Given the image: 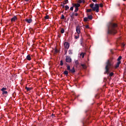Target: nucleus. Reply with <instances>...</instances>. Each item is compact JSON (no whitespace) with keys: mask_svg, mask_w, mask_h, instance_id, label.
Listing matches in <instances>:
<instances>
[{"mask_svg":"<svg viewBox=\"0 0 126 126\" xmlns=\"http://www.w3.org/2000/svg\"><path fill=\"white\" fill-rule=\"evenodd\" d=\"M83 3H85V0H82Z\"/></svg>","mask_w":126,"mask_h":126,"instance_id":"44","label":"nucleus"},{"mask_svg":"<svg viewBox=\"0 0 126 126\" xmlns=\"http://www.w3.org/2000/svg\"><path fill=\"white\" fill-rule=\"evenodd\" d=\"M60 65H61V66L63 65V60H61L60 61Z\"/></svg>","mask_w":126,"mask_h":126,"instance_id":"26","label":"nucleus"},{"mask_svg":"<svg viewBox=\"0 0 126 126\" xmlns=\"http://www.w3.org/2000/svg\"><path fill=\"white\" fill-rule=\"evenodd\" d=\"M27 60H28V61H31V56H30V55H28L27 56Z\"/></svg>","mask_w":126,"mask_h":126,"instance_id":"14","label":"nucleus"},{"mask_svg":"<svg viewBox=\"0 0 126 126\" xmlns=\"http://www.w3.org/2000/svg\"><path fill=\"white\" fill-rule=\"evenodd\" d=\"M55 52L57 54V53H59V50L57 48H55Z\"/></svg>","mask_w":126,"mask_h":126,"instance_id":"30","label":"nucleus"},{"mask_svg":"<svg viewBox=\"0 0 126 126\" xmlns=\"http://www.w3.org/2000/svg\"><path fill=\"white\" fill-rule=\"evenodd\" d=\"M65 54H66V53H67V49L65 50Z\"/></svg>","mask_w":126,"mask_h":126,"instance_id":"49","label":"nucleus"},{"mask_svg":"<svg viewBox=\"0 0 126 126\" xmlns=\"http://www.w3.org/2000/svg\"><path fill=\"white\" fill-rule=\"evenodd\" d=\"M2 94H7V91H3Z\"/></svg>","mask_w":126,"mask_h":126,"instance_id":"38","label":"nucleus"},{"mask_svg":"<svg viewBox=\"0 0 126 126\" xmlns=\"http://www.w3.org/2000/svg\"><path fill=\"white\" fill-rule=\"evenodd\" d=\"M26 21L27 23H31L32 22V19H26Z\"/></svg>","mask_w":126,"mask_h":126,"instance_id":"10","label":"nucleus"},{"mask_svg":"<svg viewBox=\"0 0 126 126\" xmlns=\"http://www.w3.org/2000/svg\"><path fill=\"white\" fill-rule=\"evenodd\" d=\"M94 2H96L97 1V0H92Z\"/></svg>","mask_w":126,"mask_h":126,"instance_id":"48","label":"nucleus"},{"mask_svg":"<svg viewBox=\"0 0 126 126\" xmlns=\"http://www.w3.org/2000/svg\"><path fill=\"white\" fill-rule=\"evenodd\" d=\"M79 38V36H75V39H78Z\"/></svg>","mask_w":126,"mask_h":126,"instance_id":"42","label":"nucleus"},{"mask_svg":"<svg viewBox=\"0 0 126 126\" xmlns=\"http://www.w3.org/2000/svg\"><path fill=\"white\" fill-rule=\"evenodd\" d=\"M111 54H113V52H112V50H111Z\"/></svg>","mask_w":126,"mask_h":126,"instance_id":"53","label":"nucleus"},{"mask_svg":"<svg viewBox=\"0 0 126 126\" xmlns=\"http://www.w3.org/2000/svg\"><path fill=\"white\" fill-rule=\"evenodd\" d=\"M75 64H76V65H78V64H79V63L78 62V61L77 60L75 62Z\"/></svg>","mask_w":126,"mask_h":126,"instance_id":"28","label":"nucleus"},{"mask_svg":"<svg viewBox=\"0 0 126 126\" xmlns=\"http://www.w3.org/2000/svg\"><path fill=\"white\" fill-rule=\"evenodd\" d=\"M64 19V15L63 14L62 15L61 19Z\"/></svg>","mask_w":126,"mask_h":126,"instance_id":"35","label":"nucleus"},{"mask_svg":"<svg viewBox=\"0 0 126 126\" xmlns=\"http://www.w3.org/2000/svg\"><path fill=\"white\" fill-rule=\"evenodd\" d=\"M76 30L77 33L78 34H80V28L79 27V26H77Z\"/></svg>","mask_w":126,"mask_h":126,"instance_id":"7","label":"nucleus"},{"mask_svg":"<svg viewBox=\"0 0 126 126\" xmlns=\"http://www.w3.org/2000/svg\"><path fill=\"white\" fill-rule=\"evenodd\" d=\"M93 18V17L92 15H89L88 16V19H90V20H92V19Z\"/></svg>","mask_w":126,"mask_h":126,"instance_id":"15","label":"nucleus"},{"mask_svg":"<svg viewBox=\"0 0 126 126\" xmlns=\"http://www.w3.org/2000/svg\"><path fill=\"white\" fill-rule=\"evenodd\" d=\"M61 33L63 34L64 33V29L63 28L61 29Z\"/></svg>","mask_w":126,"mask_h":126,"instance_id":"19","label":"nucleus"},{"mask_svg":"<svg viewBox=\"0 0 126 126\" xmlns=\"http://www.w3.org/2000/svg\"><path fill=\"white\" fill-rule=\"evenodd\" d=\"M78 8H75V10H74V12H77L78 11Z\"/></svg>","mask_w":126,"mask_h":126,"instance_id":"33","label":"nucleus"},{"mask_svg":"<svg viewBox=\"0 0 126 126\" xmlns=\"http://www.w3.org/2000/svg\"><path fill=\"white\" fill-rule=\"evenodd\" d=\"M77 2H78V3H82V0H78V1H77Z\"/></svg>","mask_w":126,"mask_h":126,"instance_id":"32","label":"nucleus"},{"mask_svg":"<svg viewBox=\"0 0 126 126\" xmlns=\"http://www.w3.org/2000/svg\"><path fill=\"white\" fill-rule=\"evenodd\" d=\"M85 28H87V29H88V28H89V25H86L85 26Z\"/></svg>","mask_w":126,"mask_h":126,"instance_id":"43","label":"nucleus"},{"mask_svg":"<svg viewBox=\"0 0 126 126\" xmlns=\"http://www.w3.org/2000/svg\"><path fill=\"white\" fill-rule=\"evenodd\" d=\"M67 9H69V7L68 5L65 6V10H67Z\"/></svg>","mask_w":126,"mask_h":126,"instance_id":"21","label":"nucleus"},{"mask_svg":"<svg viewBox=\"0 0 126 126\" xmlns=\"http://www.w3.org/2000/svg\"><path fill=\"white\" fill-rule=\"evenodd\" d=\"M86 53H81L80 55L82 56V58H84V55H85Z\"/></svg>","mask_w":126,"mask_h":126,"instance_id":"27","label":"nucleus"},{"mask_svg":"<svg viewBox=\"0 0 126 126\" xmlns=\"http://www.w3.org/2000/svg\"><path fill=\"white\" fill-rule=\"evenodd\" d=\"M6 88H2L1 89V91H2V92H3V91H5V90H6Z\"/></svg>","mask_w":126,"mask_h":126,"instance_id":"25","label":"nucleus"},{"mask_svg":"<svg viewBox=\"0 0 126 126\" xmlns=\"http://www.w3.org/2000/svg\"><path fill=\"white\" fill-rule=\"evenodd\" d=\"M99 6H100V7H103V3H100Z\"/></svg>","mask_w":126,"mask_h":126,"instance_id":"36","label":"nucleus"},{"mask_svg":"<svg viewBox=\"0 0 126 126\" xmlns=\"http://www.w3.org/2000/svg\"><path fill=\"white\" fill-rule=\"evenodd\" d=\"M113 60H114V58H112L108 60L107 61L106 63V66H105V71L104 72V74H109V72L110 71V68L113 66Z\"/></svg>","mask_w":126,"mask_h":126,"instance_id":"2","label":"nucleus"},{"mask_svg":"<svg viewBox=\"0 0 126 126\" xmlns=\"http://www.w3.org/2000/svg\"><path fill=\"white\" fill-rule=\"evenodd\" d=\"M75 72V69H74V67H73L72 69H70L69 71V73H74Z\"/></svg>","mask_w":126,"mask_h":126,"instance_id":"8","label":"nucleus"},{"mask_svg":"<svg viewBox=\"0 0 126 126\" xmlns=\"http://www.w3.org/2000/svg\"><path fill=\"white\" fill-rule=\"evenodd\" d=\"M17 20V17L16 16H14L12 19H11V22H14L15 20Z\"/></svg>","mask_w":126,"mask_h":126,"instance_id":"9","label":"nucleus"},{"mask_svg":"<svg viewBox=\"0 0 126 126\" xmlns=\"http://www.w3.org/2000/svg\"><path fill=\"white\" fill-rule=\"evenodd\" d=\"M83 44L84 45V47H83V48H86V47H87L86 44H85V43L84 42Z\"/></svg>","mask_w":126,"mask_h":126,"instance_id":"41","label":"nucleus"},{"mask_svg":"<svg viewBox=\"0 0 126 126\" xmlns=\"http://www.w3.org/2000/svg\"><path fill=\"white\" fill-rule=\"evenodd\" d=\"M83 125L84 126H85V120L83 122Z\"/></svg>","mask_w":126,"mask_h":126,"instance_id":"39","label":"nucleus"},{"mask_svg":"<svg viewBox=\"0 0 126 126\" xmlns=\"http://www.w3.org/2000/svg\"><path fill=\"white\" fill-rule=\"evenodd\" d=\"M84 21H85V22H87V21H88V18H87V17L84 18Z\"/></svg>","mask_w":126,"mask_h":126,"instance_id":"20","label":"nucleus"},{"mask_svg":"<svg viewBox=\"0 0 126 126\" xmlns=\"http://www.w3.org/2000/svg\"><path fill=\"white\" fill-rule=\"evenodd\" d=\"M63 74H64V75H66V76H68V71L65 70L63 72Z\"/></svg>","mask_w":126,"mask_h":126,"instance_id":"12","label":"nucleus"},{"mask_svg":"<svg viewBox=\"0 0 126 126\" xmlns=\"http://www.w3.org/2000/svg\"><path fill=\"white\" fill-rule=\"evenodd\" d=\"M87 112H88V110L85 111V113H87Z\"/></svg>","mask_w":126,"mask_h":126,"instance_id":"52","label":"nucleus"},{"mask_svg":"<svg viewBox=\"0 0 126 126\" xmlns=\"http://www.w3.org/2000/svg\"><path fill=\"white\" fill-rule=\"evenodd\" d=\"M121 64V61H119L116 66H115V68H118V67H119V66H120V64Z\"/></svg>","mask_w":126,"mask_h":126,"instance_id":"11","label":"nucleus"},{"mask_svg":"<svg viewBox=\"0 0 126 126\" xmlns=\"http://www.w3.org/2000/svg\"><path fill=\"white\" fill-rule=\"evenodd\" d=\"M117 27L118 25L114 23H110L108 27H107V34H116L117 33Z\"/></svg>","mask_w":126,"mask_h":126,"instance_id":"1","label":"nucleus"},{"mask_svg":"<svg viewBox=\"0 0 126 126\" xmlns=\"http://www.w3.org/2000/svg\"><path fill=\"white\" fill-rule=\"evenodd\" d=\"M61 6H62V7H63V8H64V4H63V5L62 4V5H61Z\"/></svg>","mask_w":126,"mask_h":126,"instance_id":"45","label":"nucleus"},{"mask_svg":"<svg viewBox=\"0 0 126 126\" xmlns=\"http://www.w3.org/2000/svg\"><path fill=\"white\" fill-rule=\"evenodd\" d=\"M83 39H81V46H82V47H84V44H83L84 42H83V41H82Z\"/></svg>","mask_w":126,"mask_h":126,"instance_id":"16","label":"nucleus"},{"mask_svg":"<svg viewBox=\"0 0 126 126\" xmlns=\"http://www.w3.org/2000/svg\"><path fill=\"white\" fill-rule=\"evenodd\" d=\"M95 97L96 98H99V96H98V95H96Z\"/></svg>","mask_w":126,"mask_h":126,"instance_id":"50","label":"nucleus"},{"mask_svg":"<svg viewBox=\"0 0 126 126\" xmlns=\"http://www.w3.org/2000/svg\"><path fill=\"white\" fill-rule=\"evenodd\" d=\"M91 11H92V9H88L87 10V12H91Z\"/></svg>","mask_w":126,"mask_h":126,"instance_id":"29","label":"nucleus"},{"mask_svg":"<svg viewBox=\"0 0 126 126\" xmlns=\"http://www.w3.org/2000/svg\"><path fill=\"white\" fill-rule=\"evenodd\" d=\"M64 47L65 49H66V50H68V49L69 48V43L67 42H65L64 43Z\"/></svg>","mask_w":126,"mask_h":126,"instance_id":"4","label":"nucleus"},{"mask_svg":"<svg viewBox=\"0 0 126 126\" xmlns=\"http://www.w3.org/2000/svg\"><path fill=\"white\" fill-rule=\"evenodd\" d=\"M90 6L92 9L93 11L99 12V4H95L94 7V3H92L90 4Z\"/></svg>","mask_w":126,"mask_h":126,"instance_id":"3","label":"nucleus"},{"mask_svg":"<svg viewBox=\"0 0 126 126\" xmlns=\"http://www.w3.org/2000/svg\"><path fill=\"white\" fill-rule=\"evenodd\" d=\"M104 80H107V79L106 78H104Z\"/></svg>","mask_w":126,"mask_h":126,"instance_id":"54","label":"nucleus"},{"mask_svg":"<svg viewBox=\"0 0 126 126\" xmlns=\"http://www.w3.org/2000/svg\"><path fill=\"white\" fill-rule=\"evenodd\" d=\"M66 3H68V0H65L63 2V4H66Z\"/></svg>","mask_w":126,"mask_h":126,"instance_id":"17","label":"nucleus"},{"mask_svg":"<svg viewBox=\"0 0 126 126\" xmlns=\"http://www.w3.org/2000/svg\"><path fill=\"white\" fill-rule=\"evenodd\" d=\"M51 117H52V118H54V117H55V114H52Z\"/></svg>","mask_w":126,"mask_h":126,"instance_id":"47","label":"nucleus"},{"mask_svg":"<svg viewBox=\"0 0 126 126\" xmlns=\"http://www.w3.org/2000/svg\"><path fill=\"white\" fill-rule=\"evenodd\" d=\"M68 53H69V55H72V50H69L68 51Z\"/></svg>","mask_w":126,"mask_h":126,"instance_id":"23","label":"nucleus"},{"mask_svg":"<svg viewBox=\"0 0 126 126\" xmlns=\"http://www.w3.org/2000/svg\"><path fill=\"white\" fill-rule=\"evenodd\" d=\"M122 60V56H119V58L117 59V61L118 62H120Z\"/></svg>","mask_w":126,"mask_h":126,"instance_id":"24","label":"nucleus"},{"mask_svg":"<svg viewBox=\"0 0 126 126\" xmlns=\"http://www.w3.org/2000/svg\"><path fill=\"white\" fill-rule=\"evenodd\" d=\"M113 75H114V72H111L109 74V76H113Z\"/></svg>","mask_w":126,"mask_h":126,"instance_id":"31","label":"nucleus"},{"mask_svg":"<svg viewBox=\"0 0 126 126\" xmlns=\"http://www.w3.org/2000/svg\"><path fill=\"white\" fill-rule=\"evenodd\" d=\"M73 7H74L73 6L71 7L70 8V10H71L72 11V10H73Z\"/></svg>","mask_w":126,"mask_h":126,"instance_id":"40","label":"nucleus"},{"mask_svg":"<svg viewBox=\"0 0 126 126\" xmlns=\"http://www.w3.org/2000/svg\"><path fill=\"white\" fill-rule=\"evenodd\" d=\"M81 66H82L83 68H84V69L86 68V65H85V64H81Z\"/></svg>","mask_w":126,"mask_h":126,"instance_id":"22","label":"nucleus"},{"mask_svg":"<svg viewBox=\"0 0 126 126\" xmlns=\"http://www.w3.org/2000/svg\"><path fill=\"white\" fill-rule=\"evenodd\" d=\"M73 15H74V13H73L72 14L70 15V17L73 18Z\"/></svg>","mask_w":126,"mask_h":126,"instance_id":"37","label":"nucleus"},{"mask_svg":"<svg viewBox=\"0 0 126 126\" xmlns=\"http://www.w3.org/2000/svg\"><path fill=\"white\" fill-rule=\"evenodd\" d=\"M65 61L66 63H71V58L68 56L66 57Z\"/></svg>","mask_w":126,"mask_h":126,"instance_id":"5","label":"nucleus"},{"mask_svg":"<svg viewBox=\"0 0 126 126\" xmlns=\"http://www.w3.org/2000/svg\"><path fill=\"white\" fill-rule=\"evenodd\" d=\"M75 16H77L78 15V13H75L74 14Z\"/></svg>","mask_w":126,"mask_h":126,"instance_id":"46","label":"nucleus"},{"mask_svg":"<svg viewBox=\"0 0 126 126\" xmlns=\"http://www.w3.org/2000/svg\"><path fill=\"white\" fill-rule=\"evenodd\" d=\"M26 89L27 91H31V90H32V89H33V88H28V87H26Z\"/></svg>","mask_w":126,"mask_h":126,"instance_id":"13","label":"nucleus"},{"mask_svg":"<svg viewBox=\"0 0 126 126\" xmlns=\"http://www.w3.org/2000/svg\"><path fill=\"white\" fill-rule=\"evenodd\" d=\"M67 67V70H68V71H69L70 70V66L69 65H67L66 66Z\"/></svg>","mask_w":126,"mask_h":126,"instance_id":"18","label":"nucleus"},{"mask_svg":"<svg viewBox=\"0 0 126 126\" xmlns=\"http://www.w3.org/2000/svg\"><path fill=\"white\" fill-rule=\"evenodd\" d=\"M25 0V1H29V0Z\"/></svg>","mask_w":126,"mask_h":126,"instance_id":"51","label":"nucleus"},{"mask_svg":"<svg viewBox=\"0 0 126 126\" xmlns=\"http://www.w3.org/2000/svg\"><path fill=\"white\" fill-rule=\"evenodd\" d=\"M124 0V1H126V0Z\"/></svg>","mask_w":126,"mask_h":126,"instance_id":"55","label":"nucleus"},{"mask_svg":"<svg viewBox=\"0 0 126 126\" xmlns=\"http://www.w3.org/2000/svg\"><path fill=\"white\" fill-rule=\"evenodd\" d=\"M72 6L75 8H78L80 6V4L79 3H72Z\"/></svg>","mask_w":126,"mask_h":126,"instance_id":"6","label":"nucleus"},{"mask_svg":"<svg viewBox=\"0 0 126 126\" xmlns=\"http://www.w3.org/2000/svg\"><path fill=\"white\" fill-rule=\"evenodd\" d=\"M45 19H49V16L46 15L45 17H44Z\"/></svg>","mask_w":126,"mask_h":126,"instance_id":"34","label":"nucleus"}]
</instances>
